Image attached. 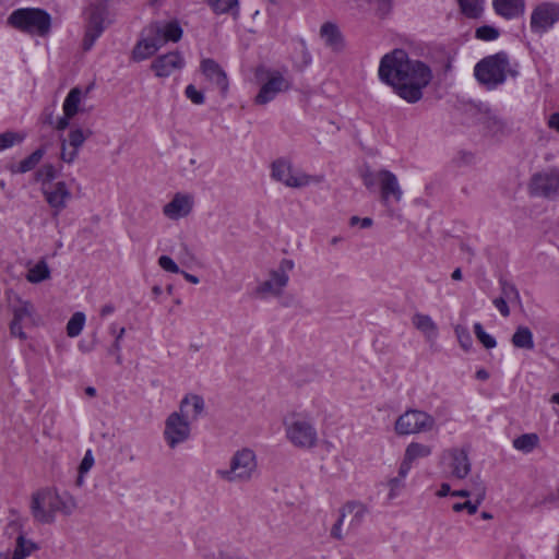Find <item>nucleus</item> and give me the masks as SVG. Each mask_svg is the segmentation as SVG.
Wrapping results in <instances>:
<instances>
[{
    "label": "nucleus",
    "mask_w": 559,
    "mask_h": 559,
    "mask_svg": "<svg viewBox=\"0 0 559 559\" xmlns=\"http://www.w3.org/2000/svg\"><path fill=\"white\" fill-rule=\"evenodd\" d=\"M531 192L543 197H551L559 192V170L551 169L535 174L530 185Z\"/></svg>",
    "instance_id": "16"
},
{
    "label": "nucleus",
    "mask_w": 559,
    "mask_h": 559,
    "mask_svg": "<svg viewBox=\"0 0 559 559\" xmlns=\"http://www.w3.org/2000/svg\"><path fill=\"white\" fill-rule=\"evenodd\" d=\"M209 5L217 14H224L237 8L238 0H207Z\"/></svg>",
    "instance_id": "40"
},
{
    "label": "nucleus",
    "mask_w": 559,
    "mask_h": 559,
    "mask_svg": "<svg viewBox=\"0 0 559 559\" xmlns=\"http://www.w3.org/2000/svg\"><path fill=\"white\" fill-rule=\"evenodd\" d=\"M39 175H45L48 179H51L55 177V168L51 165H47L39 171Z\"/></svg>",
    "instance_id": "57"
},
{
    "label": "nucleus",
    "mask_w": 559,
    "mask_h": 559,
    "mask_svg": "<svg viewBox=\"0 0 559 559\" xmlns=\"http://www.w3.org/2000/svg\"><path fill=\"white\" fill-rule=\"evenodd\" d=\"M548 127L559 132V112H555L549 117Z\"/></svg>",
    "instance_id": "56"
},
{
    "label": "nucleus",
    "mask_w": 559,
    "mask_h": 559,
    "mask_svg": "<svg viewBox=\"0 0 559 559\" xmlns=\"http://www.w3.org/2000/svg\"><path fill=\"white\" fill-rule=\"evenodd\" d=\"M320 35L326 46L334 50H340L343 47V37L338 27L331 22L324 23L320 28Z\"/></svg>",
    "instance_id": "27"
},
{
    "label": "nucleus",
    "mask_w": 559,
    "mask_h": 559,
    "mask_svg": "<svg viewBox=\"0 0 559 559\" xmlns=\"http://www.w3.org/2000/svg\"><path fill=\"white\" fill-rule=\"evenodd\" d=\"M124 332H126L124 328L119 329L118 332L116 330H112V333H115L116 336H115V342L112 344L111 354H114L116 356L117 364H121V361H122L121 356H120V341L123 337Z\"/></svg>",
    "instance_id": "47"
},
{
    "label": "nucleus",
    "mask_w": 559,
    "mask_h": 559,
    "mask_svg": "<svg viewBox=\"0 0 559 559\" xmlns=\"http://www.w3.org/2000/svg\"><path fill=\"white\" fill-rule=\"evenodd\" d=\"M43 156H44V150H41V148L36 150L29 156H27L26 158L21 160L19 163L16 169H14L13 171L24 174V173L32 170L40 162Z\"/></svg>",
    "instance_id": "37"
},
{
    "label": "nucleus",
    "mask_w": 559,
    "mask_h": 559,
    "mask_svg": "<svg viewBox=\"0 0 559 559\" xmlns=\"http://www.w3.org/2000/svg\"><path fill=\"white\" fill-rule=\"evenodd\" d=\"M512 344L516 348L523 349H533L534 348V340L531 330L526 326H519L513 336Z\"/></svg>",
    "instance_id": "33"
},
{
    "label": "nucleus",
    "mask_w": 559,
    "mask_h": 559,
    "mask_svg": "<svg viewBox=\"0 0 559 559\" xmlns=\"http://www.w3.org/2000/svg\"><path fill=\"white\" fill-rule=\"evenodd\" d=\"M160 48V44L154 36L151 39L140 40L133 49V59L141 61L153 56Z\"/></svg>",
    "instance_id": "31"
},
{
    "label": "nucleus",
    "mask_w": 559,
    "mask_h": 559,
    "mask_svg": "<svg viewBox=\"0 0 559 559\" xmlns=\"http://www.w3.org/2000/svg\"><path fill=\"white\" fill-rule=\"evenodd\" d=\"M24 140V135L16 132H4L0 134V151L9 148Z\"/></svg>",
    "instance_id": "43"
},
{
    "label": "nucleus",
    "mask_w": 559,
    "mask_h": 559,
    "mask_svg": "<svg viewBox=\"0 0 559 559\" xmlns=\"http://www.w3.org/2000/svg\"><path fill=\"white\" fill-rule=\"evenodd\" d=\"M82 91L79 87L72 88L62 105V116L53 117L52 111L46 109L43 114V122L57 131H64L70 120L80 111Z\"/></svg>",
    "instance_id": "9"
},
{
    "label": "nucleus",
    "mask_w": 559,
    "mask_h": 559,
    "mask_svg": "<svg viewBox=\"0 0 559 559\" xmlns=\"http://www.w3.org/2000/svg\"><path fill=\"white\" fill-rule=\"evenodd\" d=\"M475 76L479 83L489 88L502 84L507 76L516 74L510 67L508 56L504 52L488 56L475 66Z\"/></svg>",
    "instance_id": "4"
},
{
    "label": "nucleus",
    "mask_w": 559,
    "mask_h": 559,
    "mask_svg": "<svg viewBox=\"0 0 559 559\" xmlns=\"http://www.w3.org/2000/svg\"><path fill=\"white\" fill-rule=\"evenodd\" d=\"M362 181L368 189H372L376 186V183L379 185V171L373 173L370 170H366L362 174Z\"/></svg>",
    "instance_id": "52"
},
{
    "label": "nucleus",
    "mask_w": 559,
    "mask_h": 559,
    "mask_svg": "<svg viewBox=\"0 0 559 559\" xmlns=\"http://www.w3.org/2000/svg\"><path fill=\"white\" fill-rule=\"evenodd\" d=\"M474 332L478 341L486 347V348H493L497 343L495 337L486 333L483 329V325L480 323H475L474 325Z\"/></svg>",
    "instance_id": "44"
},
{
    "label": "nucleus",
    "mask_w": 559,
    "mask_h": 559,
    "mask_svg": "<svg viewBox=\"0 0 559 559\" xmlns=\"http://www.w3.org/2000/svg\"><path fill=\"white\" fill-rule=\"evenodd\" d=\"M34 307L29 301L19 299L13 307V319L10 324V331L13 336L21 340L26 338L23 326L33 322Z\"/></svg>",
    "instance_id": "17"
},
{
    "label": "nucleus",
    "mask_w": 559,
    "mask_h": 559,
    "mask_svg": "<svg viewBox=\"0 0 559 559\" xmlns=\"http://www.w3.org/2000/svg\"><path fill=\"white\" fill-rule=\"evenodd\" d=\"M559 21V5L552 2H543L536 5L531 14L530 26L534 33H545Z\"/></svg>",
    "instance_id": "13"
},
{
    "label": "nucleus",
    "mask_w": 559,
    "mask_h": 559,
    "mask_svg": "<svg viewBox=\"0 0 559 559\" xmlns=\"http://www.w3.org/2000/svg\"><path fill=\"white\" fill-rule=\"evenodd\" d=\"M183 66V58L179 52H170L158 57L153 63L152 69L159 78L170 75L175 70L181 69Z\"/></svg>",
    "instance_id": "21"
},
{
    "label": "nucleus",
    "mask_w": 559,
    "mask_h": 559,
    "mask_svg": "<svg viewBox=\"0 0 559 559\" xmlns=\"http://www.w3.org/2000/svg\"><path fill=\"white\" fill-rule=\"evenodd\" d=\"M104 10V0H90L85 11L87 16L86 33L83 40V46L85 50H88L93 46L94 41L103 33Z\"/></svg>",
    "instance_id": "12"
},
{
    "label": "nucleus",
    "mask_w": 559,
    "mask_h": 559,
    "mask_svg": "<svg viewBox=\"0 0 559 559\" xmlns=\"http://www.w3.org/2000/svg\"><path fill=\"white\" fill-rule=\"evenodd\" d=\"M539 438L536 433H524L513 440V447L528 453L538 447Z\"/></svg>",
    "instance_id": "36"
},
{
    "label": "nucleus",
    "mask_w": 559,
    "mask_h": 559,
    "mask_svg": "<svg viewBox=\"0 0 559 559\" xmlns=\"http://www.w3.org/2000/svg\"><path fill=\"white\" fill-rule=\"evenodd\" d=\"M288 441L300 449H311L318 443V433L312 423L299 414H292L284 419Z\"/></svg>",
    "instance_id": "6"
},
{
    "label": "nucleus",
    "mask_w": 559,
    "mask_h": 559,
    "mask_svg": "<svg viewBox=\"0 0 559 559\" xmlns=\"http://www.w3.org/2000/svg\"><path fill=\"white\" fill-rule=\"evenodd\" d=\"M471 493L477 500V503H481L486 497V486L480 478V476L476 475L471 479Z\"/></svg>",
    "instance_id": "41"
},
{
    "label": "nucleus",
    "mask_w": 559,
    "mask_h": 559,
    "mask_svg": "<svg viewBox=\"0 0 559 559\" xmlns=\"http://www.w3.org/2000/svg\"><path fill=\"white\" fill-rule=\"evenodd\" d=\"M74 509L75 502L72 498H63L50 488L38 490L32 497V515L35 521L43 524L52 523L58 512L70 514Z\"/></svg>",
    "instance_id": "2"
},
{
    "label": "nucleus",
    "mask_w": 559,
    "mask_h": 559,
    "mask_svg": "<svg viewBox=\"0 0 559 559\" xmlns=\"http://www.w3.org/2000/svg\"><path fill=\"white\" fill-rule=\"evenodd\" d=\"M358 222H359V224H361V227H364V228L370 227L372 225V219L369 218V217H365L362 219H359V217L353 216L350 218V225H355Z\"/></svg>",
    "instance_id": "55"
},
{
    "label": "nucleus",
    "mask_w": 559,
    "mask_h": 559,
    "mask_svg": "<svg viewBox=\"0 0 559 559\" xmlns=\"http://www.w3.org/2000/svg\"><path fill=\"white\" fill-rule=\"evenodd\" d=\"M379 78L401 98L416 103L421 99L423 90L430 83L432 74L424 62L411 60L403 49H394L381 58Z\"/></svg>",
    "instance_id": "1"
},
{
    "label": "nucleus",
    "mask_w": 559,
    "mask_h": 559,
    "mask_svg": "<svg viewBox=\"0 0 559 559\" xmlns=\"http://www.w3.org/2000/svg\"><path fill=\"white\" fill-rule=\"evenodd\" d=\"M288 283V274H284L283 272H276L275 270L270 273V278L263 282L258 287V293L261 295L272 294L280 295L283 288Z\"/></svg>",
    "instance_id": "26"
},
{
    "label": "nucleus",
    "mask_w": 559,
    "mask_h": 559,
    "mask_svg": "<svg viewBox=\"0 0 559 559\" xmlns=\"http://www.w3.org/2000/svg\"><path fill=\"white\" fill-rule=\"evenodd\" d=\"M49 277L50 270L45 261H39L37 264L32 266L26 274V280L33 284L40 283Z\"/></svg>",
    "instance_id": "35"
},
{
    "label": "nucleus",
    "mask_w": 559,
    "mask_h": 559,
    "mask_svg": "<svg viewBox=\"0 0 559 559\" xmlns=\"http://www.w3.org/2000/svg\"><path fill=\"white\" fill-rule=\"evenodd\" d=\"M265 76V83L261 86L254 102L259 105H265L280 93L290 88L292 83L281 71L267 70L263 67L258 68L257 76Z\"/></svg>",
    "instance_id": "8"
},
{
    "label": "nucleus",
    "mask_w": 559,
    "mask_h": 559,
    "mask_svg": "<svg viewBox=\"0 0 559 559\" xmlns=\"http://www.w3.org/2000/svg\"><path fill=\"white\" fill-rule=\"evenodd\" d=\"M448 493H450V485L447 484V483H443L440 487V490L438 491V496L439 497H444L447 496Z\"/></svg>",
    "instance_id": "59"
},
{
    "label": "nucleus",
    "mask_w": 559,
    "mask_h": 559,
    "mask_svg": "<svg viewBox=\"0 0 559 559\" xmlns=\"http://www.w3.org/2000/svg\"><path fill=\"white\" fill-rule=\"evenodd\" d=\"M85 316L83 312H75L67 323V334L76 337L83 330Z\"/></svg>",
    "instance_id": "39"
},
{
    "label": "nucleus",
    "mask_w": 559,
    "mask_h": 559,
    "mask_svg": "<svg viewBox=\"0 0 559 559\" xmlns=\"http://www.w3.org/2000/svg\"><path fill=\"white\" fill-rule=\"evenodd\" d=\"M44 194L48 204L53 209L55 215H58L66 207L67 201L71 197L66 183L61 181L46 187Z\"/></svg>",
    "instance_id": "18"
},
{
    "label": "nucleus",
    "mask_w": 559,
    "mask_h": 559,
    "mask_svg": "<svg viewBox=\"0 0 559 559\" xmlns=\"http://www.w3.org/2000/svg\"><path fill=\"white\" fill-rule=\"evenodd\" d=\"M185 414L171 413L165 423L164 436L170 448L183 442L189 438L190 427Z\"/></svg>",
    "instance_id": "14"
},
{
    "label": "nucleus",
    "mask_w": 559,
    "mask_h": 559,
    "mask_svg": "<svg viewBox=\"0 0 559 559\" xmlns=\"http://www.w3.org/2000/svg\"><path fill=\"white\" fill-rule=\"evenodd\" d=\"M85 393L90 396H94L96 394V390L93 386H87L85 389Z\"/></svg>",
    "instance_id": "63"
},
{
    "label": "nucleus",
    "mask_w": 559,
    "mask_h": 559,
    "mask_svg": "<svg viewBox=\"0 0 559 559\" xmlns=\"http://www.w3.org/2000/svg\"><path fill=\"white\" fill-rule=\"evenodd\" d=\"M411 468H406L404 471V464L401 463L399 467L397 476L392 477L388 480V487L390 489L389 491V498L393 499L397 496L401 489L405 487V478L408 474Z\"/></svg>",
    "instance_id": "34"
},
{
    "label": "nucleus",
    "mask_w": 559,
    "mask_h": 559,
    "mask_svg": "<svg viewBox=\"0 0 559 559\" xmlns=\"http://www.w3.org/2000/svg\"><path fill=\"white\" fill-rule=\"evenodd\" d=\"M85 135L79 128L72 129L68 138H60L61 154L60 157L66 163H72L76 155L79 147L84 143Z\"/></svg>",
    "instance_id": "19"
},
{
    "label": "nucleus",
    "mask_w": 559,
    "mask_h": 559,
    "mask_svg": "<svg viewBox=\"0 0 559 559\" xmlns=\"http://www.w3.org/2000/svg\"><path fill=\"white\" fill-rule=\"evenodd\" d=\"M182 36V29L177 22L167 23L164 27H155V37L160 44L166 41H178Z\"/></svg>",
    "instance_id": "29"
},
{
    "label": "nucleus",
    "mask_w": 559,
    "mask_h": 559,
    "mask_svg": "<svg viewBox=\"0 0 559 559\" xmlns=\"http://www.w3.org/2000/svg\"><path fill=\"white\" fill-rule=\"evenodd\" d=\"M493 305L496 306V308L500 311V313L503 317H509L510 316V308H509L504 297L496 298L493 300Z\"/></svg>",
    "instance_id": "53"
},
{
    "label": "nucleus",
    "mask_w": 559,
    "mask_h": 559,
    "mask_svg": "<svg viewBox=\"0 0 559 559\" xmlns=\"http://www.w3.org/2000/svg\"><path fill=\"white\" fill-rule=\"evenodd\" d=\"M258 462L255 453L243 448L234 453L229 467L216 471V475L228 483H248L255 475Z\"/></svg>",
    "instance_id": "5"
},
{
    "label": "nucleus",
    "mask_w": 559,
    "mask_h": 559,
    "mask_svg": "<svg viewBox=\"0 0 559 559\" xmlns=\"http://www.w3.org/2000/svg\"><path fill=\"white\" fill-rule=\"evenodd\" d=\"M201 71L209 81H211L221 90L223 94L227 93V75L216 61L213 59H203L201 61Z\"/></svg>",
    "instance_id": "20"
},
{
    "label": "nucleus",
    "mask_w": 559,
    "mask_h": 559,
    "mask_svg": "<svg viewBox=\"0 0 559 559\" xmlns=\"http://www.w3.org/2000/svg\"><path fill=\"white\" fill-rule=\"evenodd\" d=\"M272 178L289 188H301L311 182L310 176L295 169L289 160L282 158L273 162Z\"/></svg>",
    "instance_id": "11"
},
{
    "label": "nucleus",
    "mask_w": 559,
    "mask_h": 559,
    "mask_svg": "<svg viewBox=\"0 0 559 559\" xmlns=\"http://www.w3.org/2000/svg\"><path fill=\"white\" fill-rule=\"evenodd\" d=\"M502 297H504V299H514V300H518L520 301V294H519V290L516 289V287L514 285H511V284H508V283H502Z\"/></svg>",
    "instance_id": "51"
},
{
    "label": "nucleus",
    "mask_w": 559,
    "mask_h": 559,
    "mask_svg": "<svg viewBox=\"0 0 559 559\" xmlns=\"http://www.w3.org/2000/svg\"><path fill=\"white\" fill-rule=\"evenodd\" d=\"M451 495L454 497H461V498H467V497L472 496L471 490H467V489L455 490V491H452Z\"/></svg>",
    "instance_id": "58"
},
{
    "label": "nucleus",
    "mask_w": 559,
    "mask_h": 559,
    "mask_svg": "<svg viewBox=\"0 0 559 559\" xmlns=\"http://www.w3.org/2000/svg\"><path fill=\"white\" fill-rule=\"evenodd\" d=\"M447 454L451 459V475L457 479H464L472 467L467 452L463 449H451Z\"/></svg>",
    "instance_id": "22"
},
{
    "label": "nucleus",
    "mask_w": 559,
    "mask_h": 559,
    "mask_svg": "<svg viewBox=\"0 0 559 559\" xmlns=\"http://www.w3.org/2000/svg\"><path fill=\"white\" fill-rule=\"evenodd\" d=\"M412 322L414 326L419 330L421 333H424L429 340L435 338L437 335V324L433 322V320L423 313H416L414 314Z\"/></svg>",
    "instance_id": "32"
},
{
    "label": "nucleus",
    "mask_w": 559,
    "mask_h": 559,
    "mask_svg": "<svg viewBox=\"0 0 559 559\" xmlns=\"http://www.w3.org/2000/svg\"><path fill=\"white\" fill-rule=\"evenodd\" d=\"M480 503H477V500L475 499V502L472 501H465L462 503H455L453 504V510L455 512H461L463 510H467L469 514H475L477 512L478 506Z\"/></svg>",
    "instance_id": "50"
},
{
    "label": "nucleus",
    "mask_w": 559,
    "mask_h": 559,
    "mask_svg": "<svg viewBox=\"0 0 559 559\" xmlns=\"http://www.w3.org/2000/svg\"><path fill=\"white\" fill-rule=\"evenodd\" d=\"M93 465H94V456L92 454V451L87 450L80 466H79V476L76 478L78 486L83 485V477L92 468Z\"/></svg>",
    "instance_id": "42"
},
{
    "label": "nucleus",
    "mask_w": 559,
    "mask_h": 559,
    "mask_svg": "<svg viewBox=\"0 0 559 559\" xmlns=\"http://www.w3.org/2000/svg\"><path fill=\"white\" fill-rule=\"evenodd\" d=\"M8 24L20 32L46 37L51 31V15L40 8H21L10 14Z\"/></svg>",
    "instance_id": "3"
},
{
    "label": "nucleus",
    "mask_w": 559,
    "mask_h": 559,
    "mask_svg": "<svg viewBox=\"0 0 559 559\" xmlns=\"http://www.w3.org/2000/svg\"><path fill=\"white\" fill-rule=\"evenodd\" d=\"M38 549V546L32 539L26 538L23 533L16 537L15 547L12 556L0 554V559H26Z\"/></svg>",
    "instance_id": "25"
},
{
    "label": "nucleus",
    "mask_w": 559,
    "mask_h": 559,
    "mask_svg": "<svg viewBox=\"0 0 559 559\" xmlns=\"http://www.w3.org/2000/svg\"><path fill=\"white\" fill-rule=\"evenodd\" d=\"M158 264L159 266L167 271V272H171V273H179L180 270L178 267V265L174 262V260L171 258H169L168 255H162L159 259H158Z\"/></svg>",
    "instance_id": "49"
},
{
    "label": "nucleus",
    "mask_w": 559,
    "mask_h": 559,
    "mask_svg": "<svg viewBox=\"0 0 559 559\" xmlns=\"http://www.w3.org/2000/svg\"><path fill=\"white\" fill-rule=\"evenodd\" d=\"M380 200L389 206L392 202L399 203L402 200L403 191L397 177L386 169L379 170Z\"/></svg>",
    "instance_id": "15"
},
{
    "label": "nucleus",
    "mask_w": 559,
    "mask_h": 559,
    "mask_svg": "<svg viewBox=\"0 0 559 559\" xmlns=\"http://www.w3.org/2000/svg\"><path fill=\"white\" fill-rule=\"evenodd\" d=\"M488 377H489V374L485 369H480L476 372V378L479 380H487Z\"/></svg>",
    "instance_id": "61"
},
{
    "label": "nucleus",
    "mask_w": 559,
    "mask_h": 559,
    "mask_svg": "<svg viewBox=\"0 0 559 559\" xmlns=\"http://www.w3.org/2000/svg\"><path fill=\"white\" fill-rule=\"evenodd\" d=\"M435 426V418L428 413L409 409L402 414L395 421V431L397 435H414L423 431H429Z\"/></svg>",
    "instance_id": "10"
},
{
    "label": "nucleus",
    "mask_w": 559,
    "mask_h": 559,
    "mask_svg": "<svg viewBox=\"0 0 559 559\" xmlns=\"http://www.w3.org/2000/svg\"><path fill=\"white\" fill-rule=\"evenodd\" d=\"M499 32L492 26H481L476 29V37L483 40H493L498 38Z\"/></svg>",
    "instance_id": "46"
},
{
    "label": "nucleus",
    "mask_w": 559,
    "mask_h": 559,
    "mask_svg": "<svg viewBox=\"0 0 559 559\" xmlns=\"http://www.w3.org/2000/svg\"><path fill=\"white\" fill-rule=\"evenodd\" d=\"M204 409V401L199 395L186 396L180 403V413L187 418H197Z\"/></svg>",
    "instance_id": "30"
},
{
    "label": "nucleus",
    "mask_w": 559,
    "mask_h": 559,
    "mask_svg": "<svg viewBox=\"0 0 559 559\" xmlns=\"http://www.w3.org/2000/svg\"><path fill=\"white\" fill-rule=\"evenodd\" d=\"M192 198L189 195L177 193L174 199L167 203L163 213L170 219H178L187 216L192 210Z\"/></svg>",
    "instance_id": "23"
},
{
    "label": "nucleus",
    "mask_w": 559,
    "mask_h": 559,
    "mask_svg": "<svg viewBox=\"0 0 559 559\" xmlns=\"http://www.w3.org/2000/svg\"><path fill=\"white\" fill-rule=\"evenodd\" d=\"M367 509L359 502H347L340 509V514L331 528V536L334 539L341 540L344 537V532L348 533L356 530L366 515Z\"/></svg>",
    "instance_id": "7"
},
{
    "label": "nucleus",
    "mask_w": 559,
    "mask_h": 559,
    "mask_svg": "<svg viewBox=\"0 0 559 559\" xmlns=\"http://www.w3.org/2000/svg\"><path fill=\"white\" fill-rule=\"evenodd\" d=\"M186 96L197 105H201L204 103V95L202 92L198 91L194 85L190 84L186 87Z\"/></svg>",
    "instance_id": "48"
},
{
    "label": "nucleus",
    "mask_w": 559,
    "mask_h": 559,
    "mask_svg": "<svg viewBox=\"0 0 559 559\" xmlns=\"http://www.w3.org/2000/svg\"><path fill=\"white\" fill-rule=\"evenodd\" d=\"M294 267V262L288 259H284L281 261L278 269L275 270L276 272H283L284 274H287L289 271H292Z\"/></svg>",
    "instance_id": "54"
},
{
    "label": "nucleus",
    "mask_w": 559,
    "mask_h": 559,
    "mask_svg": "<svg viewBox=\"0 0 559 559\" xmlns=\"http://www.w3.org/2000/svg\"><path fill=\"white\" fill-rule=\"evenodd\" d=\"M455 334H456V337H457L461 346L465 350H468L473 344L472 336H471L468 330L464 326L457 325L455 328Z\"/></svg>",
    "instance_id": "45"
},
{
    "label": "nucleus",
    "mask_w": 559,
    "mask_h": 559,
    "mask_svg": "<svg viewBox=\"0 0 559 559\" xmlns=\"http://www.w3.org/2000/svg\"><path fill=\"white\" fill-rule=\"evenodd\" d=\"M431 454V447L418 443V442H412L407 445L404 454V459L402 461V464H404V471L406 468H412V463L420 457H427Z\"/></svg>",
    "instance_id": "28"
},
{
    "label": "nucleus",
    "mask_w": 559,
    "mask_h": 559,
    "mask_svg": "<svg viewBox=\"0 0 559 559\" xmlns=\"http://www.w3.org/2000/svg\"><path fill=\"white\" fill-rule=\"evenodd\" d=\"M496 13L504 19H515L524 14L525 0H493Z\"/></svg>",
    "instance_id": "24"
},
{
    "label": "nucleus",
    "mask_w": 559,
    "mask_h": 559,
    "mask_svg": "<svg viewBox=\"0 0 559 559\" xmlns=\"http://www.w3.org/2000/svg\"><path fill=\"white\" fill-rule=\"evenodd\" d=\"M181 273H182V275L185 276V278H186L188 282H190V283H192V284H198V283H199V278H198L197 276H194V275H192V274H189V273H187V272H183V271H182Z\"/></svg>",
    "instance_id": "60"
},
{
    "label": "nucleus",
    "mask_w": 559,
    "mask_h": 559,
    "mask_svg": "<svg viewBox=\"0 0 559 559\" xmlns=\"http://www.w3.org/2000/svg\"><path fill=\"white\" fill-rule=\"evenodd\" d=\"M550 402L559 405V393H555L550 397Z\"/></svg>",
    "instance_id": "64"
},
{
    "label": "nucleus",
    "mask_w": 559,
    "mask_h": 559,
    "mask_svg": "<svg viewBox=\"0 0 559 559\" xmlns=\"http://www.w3.org/2000/svg\"><path fill=\"white\" fill-rule=\"evenodd\" d=\"M451 277L454 280V281H460L462 278V271L461 269H455L451 275Z\"/></svg>",
    "instance_id": "62"
},
{
    "label": "nucleus",
    "mask_w": 559,
    "mask_h": 559,
    "mask_svg": "<svg viewBox=\"0 0 559 559\" xmlns=\"http://www.w3.org/2000/svg\"><path fill=\"white\" fill-rule=\"evenodd\" d=\"M484 0H459L462 12L472 19L478 17L483 12Z\"/></svg>",
    "instance_id": "38"
}]
</instances>
